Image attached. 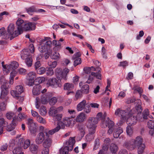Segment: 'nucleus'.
Segmentation results:
<instances>
[{
	"label": "nucleus",
	"instance_id": "nucleus-6",
	"mask_svg": "<svg viewBox=\"0 0 154 154\" xmlns=\"http://www.w3.org/2000/svg\"><path fill=\"white\" fill-rule=\"evenodd\" d=\"M45 135L47 137H46L45 139L42 143V146L44 149H49L51 145L52 140L51 138L48 136V133L47 132H45Z\"/></svg>",
	"mask_w": 154,
	"mask_h": 154
},
{
	"label": "nucleus",
	"instance_id": "nucleus-60",
	"mask_svg": "<svg viewBox=\"0 0 154 154\" xmlns=\"http://www.w3.org/2000/svg\"><path fill=\"white\" fill-rule=\"evenodd\" d=\"M57 102V99L56 97H52L49 100V103L51 105H54Z\"/></svg>",
	"mask_w": 154,
	"mask_h": 154
},
{
	"label": "nucleus",
	"instance_id": "nucleus-21",
	"mask_svg": "<svg viewBox=\"0 0 154 154\" xmlns=\"http://www.w3.org/2000/svg\"><path fill=\"white\" fill-rule=\"evenodd\" d=\"M19 66L18 63L15 61H14L11 63V64L7 65V70L9 71L13 70H14L17 69Z\"/></svg>",
	"mask_w": 154,
	"mask_h": 154
},
{
	"label": "nucleus",
	"instance_id": "nucleus-44",
	"mask_svg": "<svg viewBox=\"0 0 154 154\" xmlns=\"http://www.w3.org/2000/svg\"><path fill=\"white\" fill-rule=\"evenodd\" d=\"M40 114L42 116H45L47 112V111L45 107L42 106L39 111Z\"/></svg>",
	"mask_w": 154,
	"mask_h": 154
},
{
	"label": "nucleus",
	"instance_id": "nucleus-63",
	"mask_svg": "<svg viewBox=\"0 0 154 154\" xmlns=\"http://www.w3.org/2000/svg\"><path fill=\"white\" fill-rule=\"evenodd\" d=\"M57 45L56 47H54V49L55 50L58 51L61 49L62 48L61 44L59 41H57Z\"/></svg>",
	"mask_w": 154,
	"mask_h": 154
},
{
	"label": "nucleus",
	"instance_id": "nucleus-59",
	"mask_svg": "<svg viewBox=\"0 0 154 154\" xmlns=\"http://www.w3.org/2000/svg\"><path fill=\"white\" fill-rule=\"evenodd\" d=\"M1 84L2 85H6L7 84V85H8V83L6 80L5 77L4 76H2L1 77Z\"/></svg>",
	"mask_w": 154,
	"mask_h": 154
},
{
	"label": "nucleus",
	"instance_id": "nucleus-13",
	"mask_svg": "<svg viewBox=\"0 0 154 154\" xmlns=\"http://www.w3.org/2000/svg\"><path fill=\"white\" fill-rule=\"evenodd\" d=\"M36 23L34 22L25 23L24 31H27L34 30L36 28Z\"/></svg>",
	"mask_w": 154,
	"mask_h": 154
},
{
	"label": "nucleus",
	"instance_id": "nucleus-15",
	"mask_svg": "<svg viewBox=\"0 0 154 154\" xmlns=\"http://www.w3.org/2000/svg\"><path fill=\"white\" fill-rule=\"evenodd\" d=\"M52 45V42L51 41L49 40L46 42L44 44H41L38 48V50L41 52H45L47 50L48 45Z\"/></svg>",
	"mask_w": 154,
	"mask_h": 154
},
{
	"label": "nucleus",
	"instance_id": "nucleus-9",
	"mask_svg": "<svg viewBox=\"0 0 154 154\" xmlns=\"http://www.w3.org/2000/svg\"><path fill=\"white\" fill-rule=\"evenodd\" d=\"M128 114V113L125 110H121L119 108L117 109L115 113L116 115L121 117L122 121L126 119L127 118Z\"/></svg>",
	"mask_w": 154,
	"mask_h": 154
},
{
	"label": "nucleus",
	"instance_id": "nucleus-14",
	"mask_svg": "<svg viewBox=\"0 0 154 154\" xmlns=\"http://www.w3.org/2000/svg\"><path fill=\"white\" fill-rule=\"evenodd\" d=\"M127 118V123L129 126H132L135 125L137 120H139V118H138L137 116H131Z\"/></svg>",
	"mask_w": 154,
	"mask_h": 154
},
{
	"label": "nucleus",
	"instance_id": "nucleus-18",
	"mask_svg": "<svg viewBox=\"0 0 154 154\" xmlns=\"http://www.w3.org/2000/svg\"><path fill=\"white\" fill-rule=\"evenodd\" d=\"M52 96V94L50 93H47L46 94H42L41 98V102L43 104L46 103L47 100L49 99Z\"/></svg>",
	"mask_w": 154,
	"mask_h": 154
},
{
	"label": "nucleus",
	"instance_id": "nucleus-57",
	"mask_svg": "<svg viewBox=\"0 0 154 154\" xmlns=\"http://www.w3.org/2000/svg\"><path fill=\"white\" fill-rule=\"evenodd\" d=\"M100 143L99 142V139H96L95 140L94 143V146L93 149H97L99 146Z\"/></svg>",
	"mask_w": 154,
	"mask_h": 154
},
{
	"label": "nucleus",
	"instance_id": "nucleus-1",
	"mask_svg": "<svg viewBox=\"0 0 154 154\" xmlns=\"http://www.w3.org/2000/svg\"><path fill=\"white\" fill-rule=\"evenodd\" d=\"M25 22L20 18H19L16 22V28L17 29L14 30L15 26L13 23L10 24L8 27L7 32L11 35L10 40L17 37L19 35L21 34L24 29Z\"/></svg>",
	"mask_w": 154,
	"mask_h": 154
},
{
	"label": "nucleus",
	"instance_id": "nucleus-38",
	"mask_svg": "<svg viewBox=\"0 0 154 154\" xmlns=\"http://www.w3.org/2000/svg\"><path fill=\"white\" fill-rule=\"evenodd\" d=\"M78 128L81 133V136L83 137L85 133L84 126L83 125L80 124L78 125Z\"/></svg>",
	"mask_w": 154,
	"mask_h": 154
},
{
	"label": "nucleus",
	"instance_id": "nucleus-58",
	"mask_svg": "<svg viewBox=\"0 0 154 154\" xmlns=\"http://www.w3.org/2000/svg\"><path fill=\"white\" fill-rule=\"evenodd\" d=\"M26 117V115L23 113H19L17 116V121L18 120L20 121V120L24 119Z\"/></svg>",
	"mask_w": 154,
	"mask_h": 154
},
{
	"label": "nucleus",
	"instance_id": "nucleus-29",
	"mask_svg": "<svg viewBox=\"0 0 154 154\" xmlns=\"http://www.w3.org/2000/svg\"><path fill=\"white\" fill-rule=\"evenodd\" d=\"M74 85L73 84L69 83H66L64 85V89L68 91H71L74 89Z\"/></svg>",
	"mask_w": 154,
	"mask_h": 154
},
{
	"label": "nucleus",
	"instance_id": "nucleus-12",
	"mask_svg": "<svg viewBox=\"0 0 154 154\" xmlns=\"http://www.w3.org/2000/svg\"><path fill=\"white\" fill-rule=\"evenodd\" d=\"M138 140L140 141L139 144L137 145V147L138 146L137 152L138 154H142L144 152L145 146V144L143 143V139L140 136Z\"/></svg>",
	"mask_w": 154,
	"mask_h": 154
},
{
	"label": "nucleus",
	"instance_id": "nucleus-7",
	"mask_svg": "<svg viewBox=\"0 0 154 154\" xmlns=\"http://www.w3.org/2000/svg\"><path fill=\"white\" fill-rule=\"evenodd\" d=\"M8 85H7V84L2 85L1 87V98H5V100L6 96L8 93Z\"/></svg>",
	"mask_w": 154,
	"mask_h": 154
},
{
	"label": "nucleus",
	"instance_id": "nucleus-62",
	"mask_svg": "<svg viewBox=\"0 0 154 154\" xmlns=\"http://www.w3.org/2000/svg\"><path fill=\"white\" fill-rule=\"evenodd\" d=\"M26 10L27 12L29 14L35 11V7L34 6L28 8H26Z\"/></svg>",
	"mask_w": 154,
	"mask_h": 154
},
{
	"label": "nucleus",
	"instance_id": "nucleus-23",
	"mask_svg": "<svg viewBox=\"0 0 154 154\" xmlns=\"http://www.w3.org/2000/svg\"><path fill=\"white\" fill-rule=\"evenodd\" d=\"M148 127L151 129L149 131L150 135H152L154 133V121L149 120L147 122Z\"/></svg>",
	"mask_w": 154,
	"mask_h": 154
},
{
	"label": "nucleus",
	"instance_id": "nucleus-50",
	"mask_svg": "<svg viewBox=\"0 0 154 154\" xmlns=\"http://www.w3.org/2000/svg\"><path fill=\"white\" fill-rule=\"evenodd\" d=\"M91 75L92 76H93L94 77H96L98 79H101V75L99 73H95L94 72H92L91 73Z\"/></svg>",
	"mask_w": 154,
	"mask_h": 154
},
{
	"label": "nucleus",
	"instance_id": "nucleus-27",
	"mask_svg": "<svg viewBox=\"0 0 154 154\" xmlns=\"http://www.w3.org/2000/svg\"><path fill=\"white\" fill-rule=\"evenodd\" d=\"M119 148L118 146L114 143H112L110 146L109 149L110 152L113 153H116Z\"/></svg>",
	"mask_w": 154,
	"mask_h": 154
},
{
	"label": "nucleus",
	"instance_id": "nucleus-41",
	"mask_svg": "<svg viewBox=\"0 0 154 154\" xmlns=\"http://www.w3.org/2000/svg\"><path fill=\"white\" fill-rule=\"evenodd\" d=\"M25 62L28 67H31L32 65V59L31 57L25 59Z\"/></svg>",
	"mask_w": 154,
	"mask_h": 154
},
{
	"label": "nucleus",
	"instance_id": "nucleus-46",
	"mask_svg": "<svg viewBox=\"0 0 154 154\" xmlns=\"http://www.w3.org/2000/svg\"><path fill=\"white\" fill-rule=\"evenodd\" d=\"M55 85L54 86V87H60L62 86L60 79H58V78H56V80L55 82Z\"/></svg>",
	"mask_w": 154,
	"mask_h": 154
},
{
	"label": "nucleus",
	"instance_id": "nucleus-31",
	"mask_svg": "<svg viewBox=\"0 0 154 154\" xmlns=\"http://www.w3.org/2000/svg\"><path fill=\"white\" fill-rule=\"evenodd\" d=\"M82 93L88 94L89 91V86L87 84H85L82 86L81 89Z\"/></svg>",
	"mask_w": 154,
	"mask_h": 154
},
{
	"label": "nucleus",
	"instance_id": "nucleus-3",
	"mask_svg": "<svg viewBox=\"0 0 154 154\" xmlns=\"http://www.w3.org/2000/svg\"><path fill=\"white\" fill-rule=\"evenodd\" d=\"M140 137V136H137L135 139L125 141L123 144V146L130 151L135 149L137 147V144H139L140 143V141L138 140Z\"/></svg>",
	"mask_w": 154,
	"mask_h": 154
},
{
	"label": "nucleus",
	"instance_id": "nucleus-33",
	"mask_svg": "<svg viewBox=\"0 0 154 154\" xmlns=\"http://www.w3.org/2000/svg\"><path fill=\"white\" fill-rule=\"evenodd\" d=\"M6 116L7 118L9 119H11L13 118V120L14 117L15 118V120L17 121V116L15 115L14 113L11 112L7 113L6 115Z\"/></svg>",
	"mask_w": 154,
	"mask_h": 154
},
{
	"label": "nucleus",
	"instance_id": "nucleus-20",
	"mask_svg": "<svg viewBox=\"0 0 154 154\" xmlns=\"http://www.w3.org/2000/svg\"><path fill=\"white\" fill-rule=\"evenodd\" d=\"M11 35L8 33V34L5 30V28L4 27L1 28V38L5 39H7L10 38Z\"/></svg>",
	"mask_w": 154,
	"mask_h": 154
},
{
	"label": "nucleus",
	"instance_id": "nucleus-40",
	"mask_svg": "<svg viewBox=\"0 0 154 154\" xmlns=\"http://www.w3.org/2000/svg\"><path fill=\"white\" fill-rule=\"evenodd\" d=\"M46 73L47 75L51 76L54 74L52 68L50 67H47L46 69Z\"/></svg>",
	"mask_w": 154,
	"mask_h": 154
},
{
	"label": "nucleus",
	"instance_id": "nucleus-64",
	"mask_svg": "<svg viewBox=\"0 0 154 154\" xmlns=\"http://www.w3.org/2000/svg\"><path fill=\"white\" fill-rule=\"evenodd\" d=\"M128 65V63L126 61H124L120 62L119 66H122L124 68H125L126 66Z\"/></svg>",
	"mask_w": 154,
	"mask_h": 154
},
{
	"label": "nucleus",
	"instance_id": "nucleus-24",
	"mask_svg": "<svg viewBox=\"0 0 154 154\" xmlns=\"http://www.w3.org/2000/svg\"><path fill=\"white\" fill-rule=\"evenodd\" d=\"M149 114V111L148 109H146L143 112L142 114L140 115V118L139 117V120L140 121L141 119H148V116Z\"/></svg>",
	"mask_w": 154,
	"mask_h": 154
},
{
	"label": "nucleus",
	"instance_id": "nucleus-22",
	"mask_svg": "<svg viewBox=\"0 0 154 154\" xmlns=\"http://www.w3.org/2000/svg\"><path fill=\"white\" fill-rule=\"evenodd\" d=\"M31 57L28 49H23L21 53V57L23 59H25Z\"/></svg>",
	"mask_w": 154,
	"mask_h": 154
},
{
	"label": "nucleus",
	"instance_id": "nucleus-52",
	"mask_svg": "<svg viewBox=\"0 0 154 154\" xmlns=\"http://www.w3.org/2000/svg\"><path fill=\"white\" fill-rule=\"evenodd\" d=\"M48 65L51 66V68H55L57 65V62L56 61H54L53 62L50 61L48 63Z\"/></svg>",
	"mask_w": 154,
	"mask_h": 154
},
{
	"label": "nucleus",
	"instance_id": "nucleus-43",
	"mask_svg": "<svg viewBox=\"0 0 154 154\" xmlns=\"http://www.w3.org/2000/svg\"><path fill=\"white\" fill-rule=\"evenodd\" d=\"M90 103H86L84 109V111L86 113H89L91 111Z\"/></svg>",
	"mask_w": 154,
	"mask_h": 154
},
{
	"label": "nucleus",
	"instance_id": "nucleus-47",
	"mask_svg": "<svg viewBox=\"0 0 154 154\" xmlns=\"http://www.w3.org/2000/svg\"><path fill=\"white\" fill-rule=\"evenodd\" d=\"M4 61H2V64L3 67V72L5 75H7L8 73L9 72V71L7 70V66H6V65H4Z\"/></svg>",
	"mask_w": 154,
	"mask_h": 154
},
{
	"label": "nucleus",
	"instance_id": "nucleus-61",
	"mask_svg": "<svg viewBox=\"0 0 154 154\" xmlns=\"http://www.w3.org/2000/svg\"><path fill=\"white\" fill-rule=\"evenodd\" d=\"M82 92L81 90H78L76 93L75 97L76 99L81 98L82 96Z\"/></svg>",
	"mask_w": 154,
	"mask_h": 154
},
{
	"label": "nucleus",
	"instance_id": "nucleus-11",
	"mask_svg": "<svg viewBox=\"0 0 154 154\" xmlns=\"http://www.w3.org/2000/svg\"><path fill=\"white\" fill-rule=\"evenodd\" d=\"M23 88L22 86H17L15 88L14 90L11 91V93L12 96L14 97L15 96H17L18 95H20L23 92Z\"/></svg>",
	"mask_w": 154,
	"mask_h": 154
},
{
	"label": "nucleus",
	"instance_id": "nucleus-42",
	"mask_svg": "<svg viewBox=\"0 0 154 154\" xmlns=\"http://www.w3.org/2000/svg\"><path fill=\"white\" fill-rule=\"evenodd\" d=\"M24 140H25L23 138H18V139H17L16 141L17 142V145L19 147H23V143Z\"/></svg>",
	"mask_w": 154,
	"mask_h": 154
},
{
	"label": "nucleus",
	"instance_id": "nucleus-26",
	"mask_svg": "<svg viewBox=\"0 0 154 154\" xmlns=\"http://www.w3.org/2000/svg\"><path fill=\"white\" fill-rule=\"evenodd\" d=\"M86 103V101L85 100H84L79 103L77 106V110L78 111H81L84 109Z\"/></svg>",
	"mask_w": 154,
	"mask_h": 154
},
{
	"label": "nucleus",
	"instance_id": "nucleus-28",
	"mask_svg": "<svg viewBox=\"0 0 154 154\" xmlns=\"http://www.w3.org/2000/svg\"><path fill=\"white\" fill-rule=\"evenodd\" d=\"M85 118V115L83 112L79 114L76 117L75 120L77 122H83Z\"/></svg>",
	"mask_w": 154,
	"mask_h": 154
},
{
	"label": "nucleus",
	"instance_id": "nucleus-19",
	"mask_svg": "<svg viewBox=\"0 0 154 154\" xmlns=\"http://www.w3.org/2000/svg\"><path fill=\"white\" fill-rule=\"evenodd\" d=\"M98 122V119L96 117H89L88 120L87 125L90 126H96L95 125Z\"/></svg>",
	"mask_w": 154,
	"mask_h": 154
},
{
	"label": "nucleus",
	"instance_id": "nucleus-56",
	"mask_svg": "<svg viewBox=\"0 0 154 154\" xmlns=\"http://www.w3.org/2000/svg\"><path fill=\"white\" fill-rule=\"evenodd\" d=\"M74 60H75L74 62V65L75 67L81 63V59L80 58H77Z\"/></svg>",
	"mask_w": 154,
	"mask_h": 154
},
{
	"label": "nucleus",
	"instance_id": "nucleus-2",
	"mask_svg": "<svg viewBox=\"0 0 154 154\" xmlns=\"http://www.w3.org/2000/svg\"><path fill=\"white\" fill-rule=\"evenodd\" d=\"M17 122L15 118L14 117L12 121V122L9 125H7L8 122L5 121L4 119L1 118V134L3 133L4 130L6 128L8 131H11L13 130L17 125Z\"/></svg>",
	"mask_w": 154,
	"mask_h": 154
},
{
	"label": "nucleus",
	"instance_id": "nucleus-48",
	"mask_svg": "<svg viewBox=\"0 0 154 154\" xmlns=\"http://www.w3.org/2000/svg\"><path fill=\"white\" fill-rule=\"evenodd\" d=\"M60 55L59 53L55 52L52 54H51V59L54 60L60 58Z\"/></svg>",
	"mask_w": 154,
	"mask_h": 154
},
{
	"label": "nucleus",
	"instance_id": "nucleus-16",
	"mask_svg": "<svg viewBox=\"0 0 154 154\" xmlns=\"http://www.w3.org/2000/svg\"><path fill=\"white\" fill-rule=\"evenodd\" d=\"M42 86L40 84L35 85L32 89V93L35 95H38L41 93Z\"/></svg>",
	"mask_w": 154,
	"mask_h": 154
},
{
	"label": "nucleus",
	"instance_id": "nucleus-39",
	"mask_svg": "<svg viewBox=\"0 0 154 154\" xmlns=\"http://www.w3.org/2000/svg\"><path fill=\"white\" fill-rule=\"evenodd\" d=\"M109 121H111L109 118H108L107 120H104L101 124V127L103 128H106L109 125Z\"/></svg>",
	"mask_w": 154,
	"mask_h": 154
},
{
	"label": "nucleus",
	"instance_id": "nucleus-30",
	"mask_svg": "<svg viewBox=\"0 0 154 154\" xmlns=\"http://www.w3.org/2000/svg\"><path fill=\"white\" fill-rule=\"evenodd\" d=\"M113 133V136L115 138H118L119 135L123 132V129L120 128H117Z\"/></svg>",
	"mask_w": 154,
	"mask_h": 154
},
{
	"label": "nucleus",
	"instance_id": "nucleus-4",
	"mask_svg": "<svg viewBox=\"0 0 154 154\" xmlns=\"http://www.w3.org/2000/svg\"><path fill=\"white\" fill-rule=\"evenodd\" d=\"M75 142L74 138L70 137L68 141H67L63 148L60 149V154H68L69 151H72L73 149V146Z\"/></svg>",
	"mask_w": 154,
	"mask_h": 154
},
{
	"label": "nucleus",
	"instance_id": "nucleus-25",
	"mask_svg": "<svg viewBox=\"0 0 154 154\" xmlns=\"http://www.w3.org/2000/svg\"><path fill=\"white\" fill-rule=\"evenodd\" d=\"M65 126L67 127L72 126L75 124V121L72 119L66 118L64 121Z\"/></svg>",
	"mask_w": 154,
	"mask_h": 154
},
{
	"label": "nucleus",
	"instance_id": "nucleus-49",
	"mask_svg": "<svg viewBox=\"0 0 154 154\" xmlns=\"http://www.w3.org/2000/svg\"><path fill=\"white\" fill-rule=\"evenodd\" d=\"M30 145V141L29 140H24V142L23 143V146L24 149H27Z\"/></svg>",
	"mask_w": 154,
	"mask_h": 154
},
{
	"label": "nucleus",
	"instance_id": "nucleus-51",
	"mask_svg": "<svg viewBox=\"0 0 154 154\" xmlns=\"http://www.w3.org/2000/svg\"><path fill=\"white\" fill-rule=\"evenodd\" d=\"M126 132L127 134L130 136H131L133 133V130L131 128V127L130 126H129L127 127L126 128Z\"/></svg>",
	"mask_w": 154,
	"mask_h": 154
},
{
	"label": "nucleus",
	"instance_id": "nucleus-32",
	"mask_svg": "<svg viewBox=\"0 0 154 154\" xmlns=\"http://www.w3.org/2000/svg\"><path fill=\"white\" fill-rule=\"evenodd\" d=\"M38 146L35 144H32L29 147L30 151L33 154H35L38 151Z\"/></svg>",
	"mask_w": 154,
	"mask_h": 154
},
{
	"label": "nucleus",
	"instance_id": "nucleus-5",
	"mask_svg": "<svg viewBox=\"0 0 154 154\" xmlns=\"http://www.w3.org/2000/svg\"><path fill=\"white\" fill-rule=\"evenodd\" d=\"M69 72V70L66 68L63 70L61 68H57L55 71V73L57 78L66 80L67 74Z\"/></svg>",
	"mask_w": 154,
	"mask_h": 154
},
{
	"label": "nucleus",
	"instance_id": "nucleus-36",
	"mask_svg": "<svg viewBox=\"0 0 154 154\" xmlns=\"http://www.w3.org/2000/svg\"><path fill=\"white\" fill-rule=\"evenodd\" d=\"M60 130V128L59 126H57L54 129H52L51 130H49L48 131V132H47L48 133V136H49V134L51 135H53L54 133L57 132Z\"/></svg>",
	"mask_w": 154,
	"mask_h": 154
},
{
	"label": "nucleus",
	"instance_id": "nucleus-34",
	"mask_svg": "<svg viewBox=\"0 0 154 154\" xmlns=\"http://www.w3.org/2000/svg\"><path fill=\"white\" fill-rule=\"evenodd\" d=\"M48 113L50 116L53 117L57 114V111L54 107H51Z\"/></svg>",
	"mask_w": 154,
	"mask_h": 154
},
{
	"label": "nucleus",
	"instance_id": "nucleus-45",
	"mask_svg": "<svg viewBox=\"0 0 154 154\" xmlns=\"http://www.w3.org/2000/svg\"><path fill=\"white\" fill-rule=\"evenodd\" d=\"M36 70L38 74L41 75L45 73L46 71V69L44 67H41Z\"/></svg>",
	"mask_w": 154,
	"mask_h": 154
},
{
	"label": "nucleus",
	"instance_id": "nucleus-10",
	"mask_svg": "<svg viewBox=\"0 0 154 154\" xmlns=\"http://www.w3.org/2000/svg\"><path fill=\"white\" fill-rule=\"evenodd\" d=\"M87 127L88 129V134L86 135V139H93L94 137L93 134L95 132L96 126H90L89 127L87 125Z\"/></svg>",
	"mask_w": 154,
	"mask_h": 154
},
{
	"label": "nucleus",
	"instance_id": "nucleus-37",
	"mask_svg": "<svg viewBox=\"0 0 154 154\" xmlns=\"http://www.w3.org/2000/svg\"><path fill=\"white\" fill-rule=\"evenodd\" d=\"M29 80L32 81L36 77V73L33 72H29L28 74Z\"/></svg>",
	"mask_w": 154,
	"mask_h": 154
},
{
	"label": "nucleus",
	"instance_id": "nucleus-17",
	"mask_svg": "<svg viewBox=\"0 0 154 154\" xmlns=\"http://www.w3.org/2000/svg\"><path fill=\"white\" fill-rule=\"evenodd\" d=\"M109 125H108V133L109 134L112 133L114 132L117 128V126L115 125L114 122L112 121H109Z\"/></svg>",
	"mask_w": 154,
	"mask_h": 154
},
{
	"label": "nucleus",
	"instance_id": "nucleus-55",
	"mask_svg": "<svg viewBox=\"0 0 154 154\" xmlns=\"http://www.w3.org/2000/svg\"><path fill=\"white\" fill-rule=\"evenodd\" d=\"M56 80V78H51L48 81V83L51 86H53L54 87L55 85V82Z\"/></svg>",
	"mask_w": 154,
	"mask_h": 154
},
{
	"label": "nucleus",
	"instance_id": "nucleus-35",
	"mask_svg": "<svg viewBox=\"0 0 154 154\" xmlns=\"http://www.w3.org/2000/svg\"><path fill=\"white\" fill-rule=\"evenodd\" d=\"M136 108L138 112L137 116L138 118L139 117L140 118V115L141 114V113L143 110L141 106L140 105V104L138 105H136Z\"/></svg>",
	"mask_w": 154,
	"mask_h": 154
},
{
	"label": "nucleus",
	"instance_id": "nucleus-53",
	"mask_svg": "<svg viewBox=\"0 0 154 154\" xmlns=\"http://www.w3.org/2000/svg\"><path fill=\"white\" fill-rule=\"evenodd\" d=\"M36 119L37 121L41 123L45 124L46 123L45 119H44L39 115L37 116Z\"/></svg>",
	"mask_w": 154,
	"mask_h": 154
},
{
	"label": "nucleus",
	"instance_id": "nucleus-54",
	"mask_svg": "<svg viewBox=\"0 0 154 154\" xmlns=\"http://www.w3.org/2000/svg\"><path fill=\"white\" fill-rule=\"evenodd\" d=\"M62 117V115L61 114H57L53 117V120L55 121H59L61 120Z\"/></svg>",
	"mask_w": 154,
	"mask_h": 154
},
{
	"label": "nucleus",
	"instance_id": "nucleus-8",
	"mask_svg": "<svg viewBox=\"0 0 154 154\" xmlns=\"http://www.w3.org/2000/svg\"><path fill=\"white\" fill-rule=\"evenodd\" d=\"M45 131L41 132L36 136L35 139V142L37 144H42L45 138Z\"/></svg>",
	"mask_w": 154,
	"mask_h": 154
}]
</instances>
